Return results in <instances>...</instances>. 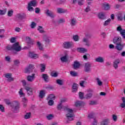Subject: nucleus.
Masks as SVG:
<instances>
[{"label": "nucleus", "mask_w": 125, "mask_h": 125, "mask_svg": "<svg viewBox=\"0 0 125 125\" xmlns=\"http://www.w3.org/2000/svg\"><path fill=\"white\" fill-rule=\"evenodd\" d=\"M67 60L68 59H67V55L61 58V61H62V62H67Z\"/></svg>", "instance_id": "ea45409f"}, {"label": "nucleus", "mask_w": 125, "mask_h": 125, "mask_svg": "<svg viewBox=\"0 0 125 125\" xmlns=\"http://www.w3.org/2000/svg\"><path fill=\"white\" fill-rule=\"evenodd\" d=\"M46 91L45 90H41L39 93V97L40 98L42 99L45 96Z\"/></svg>", "instance_id": "aec40b11"}, {"label": "nucleus", "mask_w": 125, "mask_h": 125, "mask_svg": "<svg viewBox=\"0 0 125 125\" xmlns=\"http://www.w3.org/2000/svg\"><path fill=\"white\" fill-rule=\"evenodd\" d=\"M30 117H31V113H26L24 116L25 119H30Z\"/></svg>", "instance_id": "bf43d9fd"}, {"label": "nucleus", "mask_w": 125, "mask_h": 125, "mask_svg": "<svg viewBox=\"0 0 125 125\" xmlns=\"http://www.w3.org/2000/svg\"><path fill=\"white\" fill-rule=\"evenodd\" d=\"M37 5V1L32 0L29 2L28 4L27 9L28 11H33L34 8L32 6H36Z\"/></svg>", "instance_id": "7ed1b4c3"}, {"label": "nucleus", "mask_w": 125, "mask_h": 125, "mask_svg": "<svg viewBox=\"0 0 125 125\" xmlns=\"http://www.w3.org/2000/svg\"><path fill=\"white\" fill-rule=\"evenodd\" d=\"M37 45L40 50H43V47H42V44L40 42H37Z\"/></svg>", "instance_id": "c03bdc74"}, {"label": "nucleus", "mask_w": 125, "mask_h": 125, "mask_svg": "<svg viewBox=\"0 0 125 125\" xmlns=\"http://www.w3.org/2000/svg\"><path fill=\"white\" fill-rule=\"evenodd\" d=\"M7 15H8V16H9V17H11V16H12V15H13V10H10L8 11Z\"/></svg>", "instance_id": "3c124183"}, {"label": "nucleus", "mask_w": 125, "mask_h": 125, "mask_svg": "<svg viewBox=\"0 0 125 125\" xmlns=\"http://www.w3.org/2000/svg\"><path fill=\"white\" fill-rule=\"evenodd\" d=\"M84 83H85V81H81L80 82V86L83 87L84 86Z\"/></svg>", "instance_id": "052dcab7"}, {"label": "nucleus", "mask_w": 125, "mask_h": 125, "mask_svg": "<svg viewBox=\"0 0 125 125\" xmlns=\"http://www.w3.org/2000/svg\"><path fill=\"white\" fill-rule=\"evenodd\" d=\"M70 75L72 77H78V73L76 71H70Z\"/></svg>", "instance_id": "a18cd8bd"}, {"label": "nucleus", "mask_w": 125, "mask_h": 125, "mask_svg": "<svg viewBox=\"0 0 125 125\" xmlns=\"http://www.w3.org/2000/svg\"><path fill=\"white\" fill-rule=\"evenodd\" d=\"M28 67L31 71L32 70H33V69H35V66L33 64H29Z\"/></svg>", "instance_id": "338daca9"}, {"label": "nucleus", "mask_w": 125, "mask_h": 125, "mask_svg": "<svg viewBox=\"0 0 125 125\" xmlns=\"http://www.w3.org/2000/svg\"><path fill=\"white\" fill-rule=\"evenodd\" d=\"M77 51L81 52V53H85L87 52V49L83 47H78L77 48Z\"/></svg>", "instance_id": "f3484780"}, {"label": "nucleus", "mask_w": 125, "mask_h": 125, "mask_svg": "<svg viewBox=\"0 0 125 125\" xmlns=\"http://www.w3.org/2000/svg\"><path fill=\"white\" fill-rule=\"evenodd\" d=\"M116 30L117 32H119L120 34L123 31H124V30H123V28H122V26L121 25L118 26Z\"/></svg>", "instance_id": "49530a36"}, {"label": "nucleus", "mask_w": 125, "mask_h": 125, "mask_svg": "<svg viewBox=\"0 0 125 125\" xmlns=\"http://www.w3.org/2000/svg\"><path fill=\"white\" fill-rule=\"evenodd\" d=\"M23 88H21L19 91V94L20 97H25V93L23 92Z\"/></svg>", "instance_id": "c756f323"}, {"label": "nucleus", "mask_w": 125, "mask_h": 125, "mask_svg": "<svg viewBox=\"0 0 125 125\" xmlns=\"http://www.w3.org/2000/svg\"><path fill=\"white\" fill-rule=\"evenodd\" d=\"M90 105H96L97 104V102L96 101H92L89 103Z\"/></svg>", "instance_id": "13d9d810"}, {"label": "nucleus", "mask_w": 125, "mask_h": 125, "mask_svg": "<svg viewBox=\"0 0 125 125\" xmlns=\"http://www.w3.org/2000/svg\"><path fill=\"white\" fill-rule=\"evenodd\" d=\"M83 102L79 101H77L75 103V105L76 107H82V106L83 105Z\"/></svg>", "instance_id": "b1692460"}, {"label": "nucleus", "mask_w": 125, "mask_h": 125, "mask_svg": "<svg viewBox=\"0 0 125 125\" xmlns=\"http://www.w3.org/2000/svg\"><path fill=\"white\" fill-rule=\"evenodd\" d=\"M37 30L40 33H41V34H43V33H44V30L43 29V27H42V26H39Z\"/></svg>", "instance_id": "e433bc0d"}, {"label": "nucleus", "mask_w": 125, "mask_h": 125, "mask_svg": "<svg viewBox=\"0 0 125 125\" xmlns=\"http://www.w3.org/2000/svg\"><path fill=\"white\" fill-rule=\"evenodd\" d=\"M29 56L31 58H34V59H37L39 57V55L34 54V53H32L30 52L29 53Z\"/></svg>", "instance_id": "412c9836"}, {"label": "nucleus", "mask_w": 125, "mask_h": 125, "mask_svg": "<svg viewBox=\"0 0 125 125\" xmlns=\"http://www.w3.org/2000/svg\"><path fill=\"white\" fill-rule=\"evenodd\" d=\"M63 108L64 110L66 111V118L68 121H73L74 118H75V114H74V110L71 108H69L67 106H62V104L60 103L58 105L57 108L58 110H61V109Z\"/></svg>", "instance_id": "f257e3e1"}, {"label": "nucleus", "mask_w": 125, "mask_h": 125, "mask_svg": "<svg viewBox=\"0 0 125 125\" xmlns=\"http://www.w3.org/2000/svg\"><path fill=\"white\" fill-rule=\"evenodd\" d=\"M56 83L58 84H59V85H62V84H63V80L58 79L56 81Z\"/></svg>", "instance_id": "09e8293b"}, {"label": "nucleus", "mask_w": 125, "mask_h": 125, "mask_svg": "<svg viewBox=\"0 0 125 125\" xmlns=\"http://www.w3.org/2000/svg\"><path fill=\"white\" fill-rule=\"evenodd\" d=\"M10 57L9 56H6L5 57V60H6L7 61V62H10Z\"/></svg>", "instance_id": "774afa93"}, {"label": "nucleus", "mask_w": 125, "mask_h": 125, "mask_svg": "<svg viewBox=\"0 0 125 125\" xmlns=\"http://www.w3.org/2000/svg\"><path fill=\"white\" fill-rule=\"evenodd\" d=\"M65 20L64 19H60L58 21V23H59L60 24H61L62 23H65Z\"/></svg>", "instance_id": "6e6d98bb"}, {"label": "nucleus", "mask_w": 125, "mask_h": 125, "mask_svg": "<svg viewBox=\"0 0 125 125\" xmlns=\"http://www.w3.org/2000/svg\"><path fill=\"white\" fill-rule=\"evenodd\" d=\"M98 16L99 19H100L101 20H105V19H106V15H105V13L103 12L99 13Z\"/></svg>", "instance_id": "2eb2a0df"}, {"label": "nucleus", "mask_w": 125, "mask_h": 125, "mask_svg": "<svg viewBox=\"0 0 125 125\" xmlns=\"http://www.w3.org/2000/svg\"><path fill=\"white\" fill-rule=\"evenodd\" d=\"M6 50H13V45H8L6 47Z\"/></svg>", "instance_id": "79ce46f5"}, {"label": "nucleus", "mask_w": 125, "mask_h": 125, "mask_svg": "<svg viewBox=\"0 0 125 125\" xmlns=\"http://www.w3.org/2000/svg\"><path fill=\"white\" fill-rule=\"evenodd\" d=\"M42 77L43 80H44V82H45L46 83H48V82L49 81V78L47 74H42Z\"/></svg>", "instance_id": "a211bd4d"}, {"label": "nucleus", "mask_w": 125, "mask_h": 125, "mask_svg": "<svg viewBox=\"0 0 125 125\" xmlns=\"http://www.w3.org/2000/svg\"><path fill=\"white\" fill-rule=\"evenodd\" d=\"M70 24L71 27H74V26H76V24H77V20L76 19H71L70 20Z\"/></svg>", "instance_id": "393cba45"}, {"label": "nucleus", "mask_w": 125, "mask_h": 125, "mask_svg": "<svg viewBox=\"0 0 125 125\" xmlns=\"http://www.w3.org/2000/svg\"><path fill=\"white\" fill-rule=\"evenodd\" d=\"M53 118V115L52 114H49V115L47 116V120H52Z\"/></svg>", "instance_id": "680f3d73"}, {"label": "nucleus", "mask_w": 125, "mask_h": 125, "mask_svg": "<svg viewBox=\"0 0 125 125\" xmlns=\"http://www.w3.org/2000/svg\"><path fill=\"white\" fill-rule=\"evenodd\" d=\"M90 10H91L90 6H87V7L84 9V11H85V12H89Z\"/></svg>", "instance_id": "864d4df0"}, {"label": "nucleus", "mask_w": 125, "mask_h": 125, "mask_svg": "<svg viewBox=\"0 0 125 125\" xmlns=\"http://www.w3.org/2000/svg\"><path fill=\"white\" fill-rule=\"evenodd\" d=\"M80 62H75L73 64V68L74 69H78V68H80Z\"/></svg>", "instance_id": "f704fd0d"}, {"label": "nucleus", "mask_w": 125, "mask_h": 125, "mask_svg": "<svg viewBox=\"0 0 125 125\" xmlns=\"http://www.w3.org/2000/svg\"><path fill=\"white\" fill-rule=\"evenodd\" d=\"M57 12L58 13H65V12H67V10H64L62 8H58Z\"/></svg>", "instance_id": "bb28decb"}, {"label": "nucleus", "mask_w": 125, "mask_h": 125, "mask_svg": "<svg viewBox=\"0 0 125 125\" xmlns=\"http://www.w3.org/2000/svg\"><path fill=\"white\" fill-rule=\"evenodd\" d=\"M55 96L54 94H50L47 98V100H55Z\"/></svg>", "instance_id": "7c9ffc66"}, {"label": "nucleus", "mask_w": 125, "mask_h": 125, "mask_svg": "<svg viewBox=\"0 0 125 125\" xmlns=\"http://www.w3.org/2000/svg\"><path fill=\"white\" fill-rule=\"evenodd\" d=\"M73 39L74 42H79V41H80V37L79 35L73 36Z\"/></svg>", "instance_id": "58836bf2"}, {"label": "nucleus", "mask_w": 125, "mask_h": 125, "mask_svg": "<svg viewBox=\"0 0 125 125\" xmlns=\"http://www.w3.org/2000/svg\"><path fill=\"white\" fill-rule=\"evenodd\" d=\"M88 36L85 35V36L83 39L82 42L85 43V46L89 47L91 45V43L89 41V40L88 39Z\"/></svg>", "instance_id": "20e7f679"}, {"label": "nucleus", "mask_w": 125, "mask_h": 125, "mask_svg": "<svg viewBox=\"0 0 125 125\" xmlns=\"http://www.w3.org/2000/svg\"><path fill=\"white\" fill-rule=\"evenodd\" d=\"M95 61L98 63H104V58L102 57H98L95 59Z\"/></svg>", "instance_id": "6ab92c4d"}, {"label": "nucleus", "mask_w": 125, "mask_h": 125, "mask_svg": "<svg viewBox=\"0 0 125 125\" xmlns=\"http://www.w3.org/2000/svg\"><path fill=\"white\" fill-rule=\"evenodd\" d=\"M48 100V104L49 106H53L54 104V101L52 100Z\"/></svg>", "instance_id": "de8ad7c7"}, {"label": "nucleus", "mask_w": 125, "mask_h": 125, "mask_svg": "<svg viewBox=\"0 0 125 125\" xmlns=\"http://www.w3.org/2000/svg\"><path fill=\"white\" fill-rule=\"evenodd\" d=\"M112 120L114 122H116L117 121H118V117L117 116V115L115 114L112 115Z\"/></svg>", "instance_id": "5fc2aeb1"}, {"label": "nucleus", "mask_w": 125, "mask_h": 125, "mask_svg": "<svg viewBox=\"0 0 125 125\" xmlns=\"http://www.w3.org/2000/svg\"><path fill=\"white\" fill-rule=\"evenodd\" d=\"M111 19H108L103 22V25L105 26H109L111 24Z\"/></svg>", "instance_id": "4be33fe9"}, {"label": "nucleus", "mask_w": 125, "mask_h": 125, "mask_svg": "<svg viewBox=\"0 0 125 125\" xmlns=\"http://www.w3.org/2000/svg\"><path fill=\"white\" fill-rule=\"evenodd\" d=\"M125 43L118 44L116 45L115 48H116V49L118 50V51H122V50H123L124 47H125Z\"/></svg>", "instance_id": "f8f14e48"}, {"label": "nucleus", "mask_w": 125, "mask_h": 125, "mask_svg": "<svg viewBox=\"0 0 125 125\" xmlns=\"http://www.w3.org/2000/svg\"><path fill=\"white\" fill-rule=\"evenodd\" d=\"M88 93L85 95V98H86V99H90L93 95V90L91 89H89L88 90Z\"/></svg>", "instance_id": "0eeeda50"}, {"label": "nucleus", "mask_w": 125, "mask_h": 125, "mask_svg": "<svg viewBox=\"0 0 125 125\" xmlns=\"http://www.w3.org/2000/svg\"><path fill=\"white\" fill-rule=\"evenodd\" d=\"M12 75L10 73H6L5 74V77L7 79L8 82H12L14 81V79L11 77Z\"/></svg>", "instance_id": "dca6fc26"}, {"label": "nucleus", "mask_w": 125, "mask_h": 125, "mask_svg": "<svg viewBox=\"0 0 125 125\" xmlns=\"http://www.w3.org/2000/svg\"><path fill=\"white\" fill-rule=\"evenodd\" d=\"M15 31L17 33H20V32H21V28L19 27H16L15 29Z\"/></svg>", "instance_id": "0e129e2a"}, {"label": "nucleus", "mask_w": 125, "mask_h": 125, "mask_svg": "<svg viewBox=\"0 0 125 125\" xmlns=\"http://www.w3.org/2000/svg\"><path fill=\"white\" fill-rule=\"evenodd\" d=\"M119 64H120V60H116L113 62V67L115 69H118L119 67Z\"/></svg>", "instance_id": "5701e85b"}, {"label": "nucleus", "mask_w": 125, "mask_h": 125, "mask_svg": "<svg viewBox=\"0 0 125 125\" xmlns=\"http://www.w3.org/2000/svg\"><path fill=\"white\" fill-rule=\"evenodd\" d=\"M25 89L27 91V93L28 95H32L33 94V91H34V88H32L29 86L25 87Z\"/></svg>", "instance_id": "9d476101"}, {"label": "nucleus", "mask_w": 125, "mask_h": 125, "mask_svg": "<svg viewBox=\"0 0 125 125\" xmlns=\"http://www.w3.org/2000/svg\"><path fill=\"white\" fill-rule=\"evenodd\" d=\"M30 72H32V71L29 69V67L28 66L25 70V73H30Z\"/></svg>", "instance_id": "e2e57ef3"}, {"label": "nucleus", "mask_w": 125, "mask_h": 125, "mask_svg": "<svg viewBox=\"0 0 125 125\" xmlns=\"http://www.w3.org/2000/svg\"><path fill=\"white\" fill-rule=\"evenodd\" d=\"M36 74H33L32 75H28L27 77V80L29 83H33L34 81H35V79H36Z\"/></svg>", "instance_id": "1a4fd4ad"}, {"label": "nucleus", "mask_w": 125, "mask_h": 125, "mask_svg": "<svg viewBox=\"0 0 125 125\" xmlns=\"http://www.w3.org/2000/svg\"><path fill=\"white\" fill-rule=\"evenodd\" d=\"M73 45V42H64L63 44V46L64 48H70L72 47Z\"/></svg>", "instance_id": "4468645a"}, {"label": "nucleus", "mask_w": 125, "mask_h": 125, "mask_svg": "<svg viewBox=\"0 0 125 125\" xmlns=\"http://www.w3.org/2000/svg\"><path fill=\"white\" fill-rule=\"evenodd\" d=\"M13 49L17 52H19L21 51V46L19 44V42H16L13 44Z\"/></svg>", "instance_id": "39448f33"}, {"label": "nucleus", "mask_w": 125, "mask_h": 125, "mask_svg": "<svg viewBox=\"0 0 125 125\" xmlns=\"http://www.w3.org/2000/svg\"><path fill=\"white\" fill-rule=\"evenodd\" d=\"M120 34L123 37L124 39H125V29H124Z\"/></svg>", "instance_id": "69168bd1"}, {"label": "nucleus", "mask_w": 125, "mask_h": 125, "mask_svg": "<svg viewBox=\"0 0 125 125\" xmlns=\"http://www.w3.org/2000/svg\"><path fill=\"white\" fill-rule=\"evenodd\" d=\"M117 19L119 21H123V13L122 12L118 13V16H117Z\"/></svg>", "instance_id": "2f4dec72"}, {"label": "nucleus", "mask_w": 125, "mask_h": 125, "mask_svg": "<svg viewBox=\"0 0 125 125\" xmlns=\"http://www.w3.org/2000/svg\"><path fill=\"white\" fill-rule=\"evenodd\" d=\"M51 77L56 78L58 76V73L56 71H52L51 72Z\"/></svg>", "instance_id": "a19ab883"}, {"label": "nucleus", "mask_w": 125, "mask_h": 125, "mask_svg": "<svg viewBox=\"0 0 125 125\" xmlns=\"http://www.w3.org/2000/svg\"><path fill=\"white\" fill-rule=\"evenodd\" d=\"M46 14L47 16H48L51 18H54V17H55V15L54 14V13L49 10H47L46 12Z\"/></svg>", "instance_id": "ddd939ff"}, {"label": "nucleus", "mask_w": 125, "mask_h": 125, "mask_svg": "<svg viewBox=\"0 0 125 125\" xmlns=\"http://www.w3.org/2000/svg\"><path fill=\"white\" fill-rule=\"evenodd\" d=\"M121 99L122 100L123 103L120 104V107L121 108H125V97H123Z\"/></svg>", "instance_id": "72a5a7b5"}, {"label": "nucleus", "mask_w": 125, "mask_h": 125, "mask_svg": "<svg viewBox=\"0 0 125 125\" xmlns=\"http://www.w3.org/2000/svg\"><path fill=\"white\" fill-rule=\"evenodd\" d=\"M110 125V119L106 118L104 119L100 123V125Z\"/></svg>", "instance_id": "6e6552de"}, {"label": "nucleus", "mask_w": 125, "mask_h": 125, "mask_svg": "<svg viewBox=\"0 0 125 125\" xmlns=\"http://www.w3.org/2000/svg\"><path fill=\"white\" fill-rule=\"evenodd\" d=\"M5 103L7 105H11L13 108V112L14 113H19V109L20 108V104L18 101H14L10 102V101L6 100Z\"/></svg>", "instance_id": "f03ea898"}, {"label": "nucleus", "mask_w": 125, "mask_h": 125, "mask_svg": "<svg viewBox=\"0 0 125 125\" xmlns=\"http://www.w3.org/2000/svg\"><path fill=\"white\" fill-rule=\"evenodd\" d=\"M39 66L41 68V72H43L45 71V64L44 63L40 64H39Z\"/></svg>", "instance_id": "cd10ccee"}, {"label": "nucleus", "mask_w": 125, "mask_h": 125, "mask_svg": "<svg viewBox=\"0 0 125 125\" xmlns=\"http://www.w3.org/2000/svg\"><path fill=\"white\" fill-rule=\"evenodd\" d=\"M21 83H22V85L23 86V87H27L28 86H26L27 85V82L25 81V80H22L21 81Z\"/></svg>", "instance_id": "4d7b16f0"}, {"label": "nucleus", "mask_w": 125, "mask_h": 125, "mask_svg": "<svg viewBox=\"0 0 125 125\" xmlns=\"http://www.w3.org/2000/svg\"><path fill=\"white\" fill-rule=\"evenodd\" d=\"M96 80H97L98 85H99L100 86H101V85H102L103 84V83L102 82H101V80H100L99 78H97Z\"/></svg>", "instance_id": "603ef678"}, {"label": "nucleus", "mask_w": 125, "mask_h": 125, "mask_svg": "<svg viewBox=\"0 0 125 125\" xmlns=\"http://www.w3.org/2000/svg\"><path fill=\"white\" fill-rule=\"evenodd\" d=\"M78 1L79 5H83V0H73V3H76Z\"/></svg>", "instance_id": "c85d7f7f"}, {"label": "nucleus", "mask_w": 125, "mask_h": 125, "mask_svg": "<svg viewBox=\"0 0 125 125\" xmlns=\"http://www.w3.org/2000/svg\"><path fill=\"white\" fill-rule=\"evenodd\" d=\"M6 11H7V9H6L0 10V15H4L6 13Z\"/></svg>", "instance_id": "37998d69"}, {"label": "nucleus", "mask_w": 125, "mask_h": 125, "mask_svg": "<svg viewBox=\"0 0 125 125\" xmlns=\"http://www.w3.org/2000/svg\"><path fill=\"white\" fill-rule=\"evenodd\" d=\"M113 43L116 44H120L122 43V38L121 37L115 38L113 39Z\"/></svg>", "instance_id": "9b49d317"}, {"label": "nucleus", "mask_w": 125, "mask_h": 125, "mask_svg": "<svg viewBox=\"0 0 125 125\" xmlns=\"http://www.w3.org/2000/svg\"><path fill=\"white\" fill-rule=\"evenodd\" d=\"M43 41L46 42V43H49L50 42V38L46 36L44 37Z\"/></svg>", "instance_id": "4c0bfd02"}, {"label": "nucleus", "mask_w": 125, "mask_h": 125, "mask_svg": "<svg viewBox=\"0 0 125 125\" xmlns=\"http://www.w3.org/2000/svg\"><path fill=\"white\" fill-rule=\"evenodd\" d=\"M17 18L18 19H19L20 20H22V19H24L25 18V16L23 14H18L16 16Z\"/></svg>", "instance_id": "473e14b6"}, {"label": "nucleus", "mask_w": 125, "mask_h": 125, "mask_svg": "<svg viewBox=\"0 0 125 125\" xmlns=\"http://www.w3.org/2000/svg\"><path fill=\"white\" fill-rule=\"evenodd\" d=\"M78 90V84L74 83L72 85V91L75 92Z\"/></svg>", "instance_id": "c9c22d12"}, {"label": "nucleus", "mask_w": 125, "mask_h": 125, "mask_svg": "<svg viewBox=\"0 0 125 125\" xmlns=\"http://www.w3.org/2000/svg\"><path fill=\"white\" fill-rule=\"evenodd\" d=\"M36 26H37V23H36L35 22H31L30 24L31 29H35V28H36Z\"/></svg>", "instance_id": "8fccbe9b"}, {"label": "nucleus", "mask_w": 125, "mask_h": 125, "mask_svg": "<svg viewBox=\"0 0 125 125\" xmlns=\"http://www.w3.org/2000/svg\"><path fill=\"white\" fill-rule=\"evenodd\" d=\"M103 6L105 10H109V9L111 7L110 5H109V3H103Z\"/></svg>", "instance_id": "a878e982"}, {"label": "nucleus", "mask_w": 125, "mask_h": 125, "mask_svg": "<svg viewBox=\"0 0 125 125\" xmlns=\"http://www.w3.org/2000/svg\"><path fill=\"white\" fill-rule=\"evenodd\" d=\"M91 62H87L84 64V69L85 72H90L91 71Z\"/></svg>", "instance_id": "423d86ee"}]
</instances>
